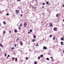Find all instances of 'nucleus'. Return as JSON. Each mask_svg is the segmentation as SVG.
Returning a JSON list of instances; mask_svg holds the SVG:
<instances>
[{
	"instance_id": "nucleus-1",
	"label": "nucleus",
	"mask_w": 64,
	"mask_h": 64,
	"mask_svg": "<svg viewBox=\"0 0 64 64\" xmlns=\"http://www.w3.org/2000/svg\"><path fill=\"white\" fill-rule=\"evenodd\" d=\"M47 49V47H46L45 46H44L43 47V49H44V50H46Z\"/></svg>"
},
{
	"instance_id": "nucleus-2",
	"label": "nucleus",
	"mask_w": 64,
	"mask_h": 64,
	"mask_svg": "<svg viewBox=\"0 0 64 64\" xmlns=\"http://www.w3.org/2000/svg\"><path fill=\"white\" fill-rule=\"evenodd\" d=\"M27 26V23L26 22H24V26L25 27H26V26Z\"/></svg>"
},
{
	"instance_id": "nucleus-3",
	"label": "nucleus",
	"mask_w": 64,
	"mask_h": 64,
	"mask_svg": "<svg viewBox=\"0 0 64 64\" xmlns=\"http://www.w3.org/2000/svg\"><path fill=\"white\" fill-rule=\"evenodd\" d=\"M16 13H19V11L18 10H16Z\"/></svg>"
},
{
	"instance_id": "nucleus-4",
	"label": "nucleus",
	"mask_w": 64,
	"mask_h": 64,
	"mask_svg": "<svg viewBox=\"0 0 64 64\" xmlns=\"http://www.w3.org/2000/svg\"><path fill=\"white\" fill-rule=\"evenodd\" d=\"M54 31H56L57 30V28L55 27L54 28Z\"/></svg>"
},
{
	"instance_id": "nucleus-5",
	"label": "nucleus",
	"mask_w": 64,
	"mask_h": 64,
	"mask_svg": "<svg viewBox=\"0 0 64 64\" xmlns=\"http://www.w3.org/2000/svg\"><path fill=\"white\" fill-rule=\"evenodd\" d=\"M0 47H3V46L2 44H0Z\"/></svg>"
},
{
	"instance_id": "nucleus-6",
	"label": "nucleus",
	"mask_w": 64,
	"mask_h": 64,
	"mask_svg": "<svg viewBox=\"0 0 64 64\" xmlns=\"http://www.w3.org/2000/svg\"><path fill=\"white\" fill-rule=\"evenodd\" d=\"M52 25H53V24L52 23L50 25V27H51L52 26Z\"/></svg>"
},
{
	"instance_id": "nucleus-7",
	"label": "nucleus",
	"mask_w": 64,
	"mask_h": 64,
	"mask_svg": "<svg viewBox=\"0 0 64 64\" xmlns=\"http://www.w3.org/2000/svg\"><path fill=\"white\" fill-rule=\"evenodd\" d=\"M19 38H17V39H16V41H17V42H18V41H19Z\"/></svg>"
},
{
	"instance_id": "nucleus-8",
	"label": "nucleus",
	"mask_w": 64,
	"mask_h": 64,
	"mask_svg": "<svg viewBox=\"0 0 64 64\" xmlns=\"http://www.w3.org/2000/svg\"><path fill=\"white\" fill-rule=\"evenodd\" d=\"M15 59V58L13 57L12 58V60L13 61H14V60Z\"/></svg>"
},
{
	"instance_id": "nucleus-9",
	"label": "nucleus",
	"mask_w": 64,
	"mask_h": 64,
	"mask_svg": "<svg viewBox=\"0 0 64 64\" xmlns=\"http://www.w3.org/2000/svg\"><path fill=\"white\" fill-rule=\"evenodd\" d=\"M36 40L33 39V40H32V42H35V41Z\"/></svg>"
},
{
	"instance_id": "nucleus-10",
	"label": "nucleus",
	"mask_w": 64,
	"mask_h": 64,
	"mask_svg": "<svg viewBox=\"0 0 64 64\" xmlns=\"http://www.w3.org/2000/svg\"><path fill=\"white\" fill-rule=\"evenodd\" d=\"M14 32H17V30H14Z\"/></svg>"
},
{
	"instance_id": "nucleus-11",
	"label": "nucleus",
	"mask_w": 64,
	"mask_h": 64,
	"mask_svg": "<svg viewBox=\"0 0 64 64\" xmlns=\"http://www.w3.org/2000/svg\"><path fill=\"white\" fill-rule=\"evenodd\" d=\"M19 26H20V27H22V24H20V25Z\"/></svg>"
},
{
	"instance_id": "nucleus-12",
	"label": "nucleus",
	"mask_w": 64,
	"mask_h": 64,
	"mask_svg": "<svg viewBox=\"0 0 64 64\" xmlns=\"http://www.w3.org/2000/svg\"><path fill=\"white\" fill-rule=\"evenodd\" d=\"M20 44L22 46L23 45V43H22V42H20Z\"/></svg>"
},
{
	"instance_id": "nucleus-13",
	"label": "nucleus",
	"mask_w": 64,
	"mask_h": 64,
	"mask_svg": "<svg viewBox=\"0 0 64 64\" xmlns=\"http://www.w3.org/2000/svg\"><path fill=\"white\" fill-rule=\"evenodd\" d=\"M46 4L47 5H48V4H49V2H46Z\"/></svg>"
},
{
	"instance_id": "nucleus-14",
	"label": "nucleus",
	"mask_w": 64,
	"mask_h": 64,
	"mask_svg": "<svg viewBox=\"0 0 64 64\" xmlns=\"http://www.w3.org/2000/svg\"><path fill=\"white\" fill-rule=\"evenodd\" d=\"M64 39H63V38L62 37L61 38V40H63Z\"/></svg>"
},
{
	"instance_id": "nucleus-15",
	"label": "nucleus",
	"mask_w": 64,
	"mask_h": 64,
	"mask_svg": "<svg viewBox=\"0 0 64 64\" xmlns=\"http://www.w3.org/2000/svg\"><path fill=\"white\" fill-rule=\"evenodd\" d=\"M38 60H40V56H38Z\"/></svg>"
},
{
	"instance_id": "nucleus-16",
	"label": "nucleus",
	"mask_w": 64,
	"mask_h": 64,
	"mask_svg": "<svg viewBox=\"0 0 64 64\" xmlns=\"http://www.w3.org/2000/svg\"><path fill=\"white\" fill-rule=\"evenodd\" d=\"M46 60H50L49 59V58H47L46 59Z\"/></svg>"
},
{
	"instance_id": "nucleus-17",
	"label": "nucleus",
	"mask_w": 64,
	"mask_h": 64,
	"mask_svg": "<svg viewBox=\"0 0 64 64\" xmlns=\"http://www.w3.org/2000/svg\"><path fill=\"white\" fill-rule=\"evenodd\" d=\"M15 61H17V58H16Z\"/></svg>"
},
{
	"instance_id": "nucleus-18",
	"label": "nucleus",
	"mask_w": 64,
	"mask_h": 64,
	"mask_svg": "<svg viewBox=\"0 0 64 64\" xmlns=\"http://www.w3.org/2000/svg\"><path fill=\"white\" fill-rule=\"evenodd\" d=\"M3 23L4 25H6V23H5V22L4 21L3 22Z\"/></svg>"
},
{
	"instance_id": "nucleus-19",
	"label": "nucleus",
	"mask_w": 64,
	"mask_h": 64,
	"mask_svg": "<svg viewBox=\"0 0 64 64\" xmlns=\"http://www.w3.org/2000/svg\"><path fill=\"white\" fill-rule=\"evenodd\" d=\"M6 16H8V15H9V14H6Z\"/></svg>"
},
{
	"instance_id": "nucleus-20",
	"label": "nucleus",
	"mask_w": 64,
	"mask_h": 64,
	"mask_svg": "<svg viewBox=\"0 0 64 64\" xmlns=\"http://www.w3.org/2000/svg\"><path fill=\"white\" fill-rule=\"evenodd\" d=\"M30 32H32V30H30Z\"/></svg>"
},
{
	"instance_id": "nucleus-21",
	"label": "nucleus",
	"mask_w": 64,
	"mask_h": 64,
	"mask_svg": "<svg viewBox=\"0 0 64 64\" xmlns=\"http://www.w3.org/2000/svg\"><path fill=\"white\" fill-rule=\"evenodd\" d=\"M40 57L42 58L43 57V55H40Z\"/></svg>"
},
{
	"instance_id": "nucleus-22",
	"label": "nucleus",
	"mask_w": 64,
	"mask_h": 64,
	"mask_svg": "<svg viewBox=\"0 0 64 64\" xmlns=\"http://www.w3.org/2000/svg\"><path fill=\"white\" fill-rule=\"evenodd\" d=\"M34 39H35V38H36V36H34Z\"/></svg>"
},
{
	"instance_id": "nucleus-23",
	"label": "nucleus",
	"mask_w": 64,
	"mask_h": 64,
	"mask_svg": "<svg viewBox=\"0 0 64 64\" xmlns=\"http://www.w3.org/2000/svg\"><path fill=\"white\" fill-rule=\"evenodd\" d=\"M60 43H61V45H62V44H63V42H61Z\"/></svg>"
},
{
	"instance_id": "nucleus-24",
	"label": "nucleus",
	"mask_w": 64,
	"mask_h": 64,
	"mask_svg": "<svg viewBox=\"0 0 64 64\" xmlns=\"http://www.w3.org/2000/svg\"><path fill=\"white\" fill-rule=\"evenodd\" d=\"M42 5H45V3L44 2L42 4Z\"/></svg>"
},
{
	"instance_id": "nucleus-25",
	"label": "nucleus",
	"mask_w": 64,
	"mask_h": 64,
	"mask_svg": "<svg viewBox=\"0 0 64 64\" xmlns=\"http://www.w3.org/2000/svg\"><path fill=\"white\" fill-rule=\"evenodd\" d=\"M17 1L18 2H21V0H17Z\"/></svg>"
},
{
	"instance_id": "nucleus-26",
	"label": "nucleus",
	"mask_w": 64,
	"mask_h": 64,
	"mask_svg": "<svg viewBox=\"0 0 64 64\" xmlns=\"http://www.w3.org/2000/svg\"><path fill=\"white\" fill-rule=\"evenodd\" d=\"M14 49V47H13L12 48V50H13Z\"/></svg>"
},
{
	"instance_id": "nucleus-27",
	"label": "nucleus",
	"mask_w": 64,
	"mask_h": 64,
	"mask_svg": "<svg viewBox=\"0 0 64 64\" xmlns=\"http://www.w3.org/2000/svg\"><path fill=\"white\" fill-rule=\"evenodd\" d=\"M28 58L26 57V60H28Z\"/></svg>"
},
{
	"instance_id": "nucleus-28",
	"label": "nucleus",
	"mask_w": 64,
	"mask_h": 64,
	"mask_svg": "<svg viewBox=\"0 0 64 64\" xmlns=\"http://www.w3.org/2000/svg\"><path fill=\"white\" fill-rule=\"evenodd\" d=\"M16 46H17V44H16L14 45V47H16Z\"/></svg>"
},
{
	"instance_id": "nucleus-29",
	"label": "nucleus",
	"mask_w": 64,
	"mask_h": 64,
	"mask_svg": "<svg viewBox=\"0 0 64 64\" xmlns=\"http://www.w3.org/2000/svg\"><path fill=\"white\" fill-rule=\"evenodd\" d=\"M36 46H39V45H38V44H36Z\"/></svg>"
},
{
	"instance_id": "nucleus-30",
	"label": "nucleus",
	"mask_w": 64,
	"mask_h": 64,
	"mask_svg": "<svg viewBox=\"0 0 64 64\" xmlns=\"http://www.w3.org/2000/svg\"><path fill=\"white\" fill-rule=\"evenodd\" d=\"M34 64H37V62H34Z\"/></svg>"
},
{
	"instance_id": "nucleus-31",
	"label": "nucleus",
	"mask_w": 64,
	"mask_h": 64,
	"mask_svg": "<svg viewBox=\"0 0 64 64\" xmlns=\"http://www.w3.org/2000/svg\"><path fill=\"white\" fill-rule=\"evenodd\" d=\"M56 17H58V14H57L56 15Z\"/></svg>"
},
{
	"instance_id": "nucleus-32",
	"label": "nucleus",
	"mask_w": 64,
	"mask_h": 64,
	"mask_svg": "<svg viewBox=\"0 0 64 64\" xmlns=\"http://www.w3.org/2000/svg\"><path fill=\"white\" fill-rule=\"evenodd\" d=\"M3 33H4V34H5V31H4Z\"/></svg>"
},
{
	"instance_id": "nucleus-33",
	"label": "nucleus",
	"mask_w": 64,
	"mask_h": 64,
	"mask_svg": "<svg viewBox=\"0 0 64 64\" xmlns=\"http://www.w3.org/2000/svg\"><path fill=\"white\" fill-rule=\"evenodd\" d=\"M22 16H23V15H22V14H21L20 15V17H22Z\"/></svg>"
},
{
	"instance_id": "nucleus-34",
	"label": "nucleus",
	"mask_w": 64,
	"mask_h": 64,
	"mask_svg": "<svg viewBox=\"0 0 64 64\" xmlns=\"http://www.w3.org/2000/svg\"><path fill=\"white\" fill-rule=\"evenodd\" d=\"M52 35H50V37H52Z\"/></svg>"
},
{
	"instance_id": "nucleus-35",
	"label": "nucleus",
	"mask_w": 64,
	"mask_h": 64,
	"mask_svg": "<svg viewBox=\"0 0 64 64\" xmlns=\"http://www.w3.org/2000/svg\"><path fill=\"white\" fill-rule=\"evenodd\" d=\"M55 37H54L53 38V40H55Z\"/></svg>"
},
{
	"instance_id": "nucleus-36",
	"label": "nucleus",
	"mask_w": 64,
	"mask_h": 64,
	"mask_svg": "<svg viewBox=\"0 0 64 64\" xmlns=\"http://www.w3.org/2000/svg\"><path fill=\"white\" fill-rule=\"evenodd\" d=\"M4 56H7V54H4Z\"/></svg>"
},
{
	"instance_id": "nucleus-37",
	"label": "nucleus",
	"mask_w": 64,
	"mask_h": 64,
	"mask_svg": "<svg viewBox=\"0 0 64 64\" xmlns=\"http://www.w3.org/2000/svg\"><path fill=\"white\" fill-rule=\"evenodd\" d=\"M18 29L20 30L21 29V28H20V27H18Z\"/></svg>"
},
{
	"instance_id": "nucleus-38",
	"label": "nucleus",
	"mask_w": 64,
	"mask_h": 64,
	"mask_svg": "<svg viewBox=\"0 0 64 64\" xmlns=\"http://www.w3.org/2000/svg\"><path fill=\"white\" fill-rule=\"evenodd\" d=\"M8 57H10V55H8Z\"/></svg>"
},
{
	"instance_id": "nucleus-39",
	"label": "nucleus",
	"mask_w": 64,
	"mask_h": 64,
	"mask_svg": "<svg viewBox=\"0 0 64 64\" xmlns=\"http://www.w3.org/2000/svg\"><path fill=\"white\" fill-rule=\"evenodd\" d=\"M44 8V6H43L42 7V8Z\"/></svg>"
},
{
	"instance_id": "nucleus-40",
	"label": "nucleus",
	"mask_w": 64,
	"mask_h": 64,
	"mask_svg": "<svg viewBox=\"0 0 64 64\" xmlns=\"http://www.w3.org/2000/svg\"><path fill=\"white\" fill-rule=\"evenodd\" d=\"M47 11H49V9H48L47 10Z\"/></svg>"
},
{
	"instance_id": "nucleus-41",
	"label": "nucleus",
	"mask_w": 64,
	"mask_h": 64,
	"mask_svg": "<svg viewBox=\"0 0 64 64\" xmlns=\"http://www.w3.org/2000/svg\"><path fill=\"white\" fill-rule=\"evenodd\" d=\"M28 34H30V32H28Z\"/></svg>"
},
{
	"instance_id": "nucleus-42",
	"label": "nucleus",
	"mask_w": 64,
	"mask_h": 64,
	"mask_svg": "<svg viewBox=\"0 0 64 64\" xmlns=\"http://www.w3.org/2000/svg\"><path fill=\"white\" fill-rule=\"evenodd\" d=\"M50 58H51V59H52V57H51Z\"/></svg>"
},
{
	"instance_id": "nucleus-43",
	"label": "nucleus",
	"mask_w": 64,
	"mask_h": 64,
	"mask_svg": "<svg viewBox=\"0 0 64 64\" xmlns=\"http://www.w3.org/2000/svg\"><path fill=\"white\" fill-rule=\"evenodd\" d=\"M52 61H53V60L52 59L51 60Z\"/></svg>"
},
{
	"instance_id": "nucleus-44",
	"label": "nucleus",
	"mask_w": 64,
	"mask_h": 64,
	"mask_svg": "<svg viewBox=\"0 0 64 64\" xmlns=\"http://www.w3.org/2000/svg\"><path fill=\"white\" fill-rule=\"evenodd\" d=\"M63 7H64V4L63 5Z\"/></svg>"
},
{
	"instance_id": "nucleus-45",
	"label": "nucleus",
	"mask_w": 64,
	"mask_h": 64,
	"mask_svg": "<svg viewBox=\"0 0 64 64\" xmlns=\"http://www.w3.org/2000/svg\"><path fill=\"white\" fill-rule=\"evenodd\" d=\"M9 32L10 33H11V31H10Z\"/></svg>"
},
{
	"instance_id": "nucleus-46",
	"label": "nucleus",
	"mask_w": 64,
	"mask_h": 64,
	"mask_svg": "<svg viewBox=\"0 0 64 64\" xmlns=\"http://www.w3.org/2000/svg\"><path fill=\"white\" fill-rule=\"evenodd\" d=\"M1 25V23H0V26Z\"/></svg>"
},
{
	"instance_id": "nucleus-47",
	"label": "nucleus",
	"mask_w": 64,
	"mask_h": 64,
	"mask_svg": "<svg viewBox=\"0 0 64 64\" xmlns=\"http://www.w3.org/2000/svg\"><path fill=\"white\" fill-rule=\"evenodd\" d=\"M7 59H8V57H7Z\"/></svg>"
},
{
	"instance_id": "nucleus-48",
	"label": "nucleus",
	"mask_w": 64,
	"mask_h": 64,
	"mask_svg": "<svg viewBox=\"0 0 64 64\" xmlns=\"http://www.w3.org/2000/svg\"><path fill=\"white\" fill-rule=\"evenodd\" d=\"M20 52H22V50H20Z\"/></svg>"
},
{
	"instance_id": "nucleus-49",
	"label": "nucleus",
	"mask_w": 64,
	"mask_h": 64,
	"mask_svg": "<svg viewBox=\"0 0 64 64\" xmlns=\"http://www.w3.org/2000/svg\"><path fill=\"white\" fill-rule=\"evenodd\" d=\"M1 51V48H0V51Z\"/></svg>"
},
{
	"instance_id": "nucleus-50",
	"label": "nucleus",
	"mask_w": 64,
	"mask_h": 64,
	"mask_svg": "<svg viewBox=\"0 0 64 64\" xmlns=\"http://www.w3.org/2000/svg\"><path fill=\"white\" fill-rule=\"evenodd\" d=\"M63 21H64V19L63 20Z\"/></svg>"
},
{
	"instance_id": "nucleus-51",
	"label": "nucleus",
	"mask_w": 64,
	"mask_h": 64,
	"mask_svg": "<svg viewBox=\"0 0 64 64\" xmlns=\"http://www.w3.org/2000/svg\"><path fill=\"white\" fill-rule=\"evenodd\" d=\"M35 1H37V0H35Z\"/></svg>"
},
{
	"instance_id": "nucleus-52",
	"label": "nucleus",
	"mask_w": 64,
	"mask_h": 64,
	"mask_svg": "<svg viewBox=\"0 0 64 64\" xmlns=\"http://www.w3.org/2000/svg\"><path fill=\"white\" fill-rule=\"evenodd\" d=\"M1 12V11L0 10V13Z\"/></svg>"
}]
</instances>
